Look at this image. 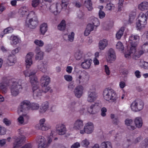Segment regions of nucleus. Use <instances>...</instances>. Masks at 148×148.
Here are the masks:
<instances>
[{"label": "nucleus", "instance_id": "obj_1", "mask_svg": "<svg viewBox=\"0 0 148 148\" xmlns=\"http://www.w3.org/2000/svg\"><path fill=\"white\" fill-rule=\"evenodd\" d=\"M139 39V36L136 35H132L130 37L129 42L130 43L131 47L129 53L125 54V57H129L131 55H133L134 54L136 51V47L138 44Z\"/></svg>", "mask_w": 148, "mask_h": 148}, {"label": "nucleus", "instance_id": "obj_2", "mask_svg": "<svg viewBox=\"0 0 148 148\" xmlns=\"http://www.w3.org/2000/svg\"><path fill=\"white\" fill-rule=\"evenodd\" d=\"M103 95L104 99L107 101L110 100L115 102L118 97L114 91L110 88L105 89L103 91Z\"/></svg>", "mask_w": 148, "mask_h": 148}, {"label": "nucleus", "instance_id": "obj_3", "mask_svg": "<svg viewBox=\"0 0 148 148\" xmlns=\"http://www.w3.org/2000/svg\"><path fill=\"white\" fill-rule=\"evenodd\" d=\"M27 18H29V23H26L25 26L30 28H35L38 23L37 16L34 11H31L28 14Z\"/></svg>", "mask_w": 148, "mask_h": 148}, {"label": "nucleus", "instance_id": "obj_4", "mask_svg": "<svg viewBox=\"0 0 148 148\" xmlns=\"http://www.w3.org/2000/svg\"><path fill=\"white\" fill-rule=\"evenodd\" d=\"M138 19L136 23V28L138 30H140L145 27L147 24V16L143 14H140Z\"/></svg>", "mask_w": 148, "mask_h": 148}, {"label": "nucleus", "instance_id": "obj_5", "mask_svg": "<svg viewBox=\"0 0 148 148\" xmlns=\"http://www.w3.org/2000/svg\"><path fill=\"white\" fill-rule=\"evenodd\" d=\"M30 103L27 100H25L21 103L20 106L18 107V112L19 114L23 113H26L30 108Z\"/></svg>", "mask_w": 148, "mask_h": 148}, {"label": "nucleus", "instance_id": "obj_6", "mask_svg": "<svg viewBox=\"0 0 148 148\" xmlns=\"http://www.w3.org/2000/svg\"><path fill=\"white\" fill-rule=\"evenodd\" d=\"M20 82H15L11 86V92L12 95L14 96H17L19 93V90L21 87V84L19 83Z\"/></svg>", "mask_w": 148, "mask_h": 148}, {"label": "nucleus", "instance_id": "obj_7", "mask_svg": "<svg viewBox=\"0 0 148 148\" xmlns=\"http://www.w3.org/2000/svg\"><path fill=\"white\" fill-rule=\"evenodd\" d=\"M97 94L94 90L90 89L88 91L87 100L88 102L91 103L94 102L97 99Z\"/></svg>", "mask_w": 148, "mask_h": 148}, {"label": "nucleus", "instance_id": "obj_8", "mask_svg": "<svg viewBox=\"0 0 148 148\" xmlns=\"http://www.w3.org/2000/svg\"><path fill=\"white\" fill-rule=\"evenodd\" d=\"M45 119H41L39 121V123L37 124L35 126L36 129L42 131H46L49 129L48 125L45 123Z\"/></svg>", "mask_w": 148, "mask_h": 148}, {"label": "nucleus", "instance_id": "obj_9", "mask_svg": "<svg viewBox=\"0 0 148 148\" xmlns=\"http://www.w3.org/2000/svg\"><path fill=\"white\" fill-rule=\"evenodd\" d=\"M37 142L38 144V148H46L48 146L46 140L43 136H38Z\"/></svg>", "mask_w": 148, "mask_h": 148}, {"label": "nucleus", "instance_id": "obj_10", "mask_svg": "<svg viewBox=\"0 0 148 148\" xmlns=\"http://www.w3.org/2000/svg\"><path fill=\"white\" fill-rule=\"evenodd\" d=\"M94 126L92 123H88L84 128V130H81L80 133L84 134V133L87 134L91 133L93 131Z\"/></svg>", "mask_w": 148, "mask_h": 148}, {"label": "nucleus", "instance_id": "obj_11", "mask_svg": "<svg viewBox=\"0 0 148 148\" xmlns=\"http://www.w3.org/2000/svg\"><path fill=\"white\" fill-rule=\"evenodd\" d=\"M33 95L34 99H36L41 95L42 92L38 85L33 86L32 88Z\"/></svg>", "mask_w": 148, "mask_h": 148}, {"label": "nucleus", "instance_id": "obj_12", "mask_svg": "<svg viewBox=\"0 0 148 148\" xmlns=\"http://www.w3.org/2000/svg\"><path fill=\"white\" fill-rule=\"evenodd\" d=\"M56 130L57 133L59 135H64L66 132V128L63 124L57 125L56 126Z\"/></svg>", "mask_w": 148, "mask_h": 148}, {"label": "nucleus", "instance_id": "obj_13", "mask_svg": "<svg viewBox=\"0 0 148 148\" xmlns=\"http://www.w3.org/2000/svg\"><path fill=\"white\" fill-rule=\"evenodd\" d=\"M84 88L81 86H77L74 90V93L75 96L78 98H80L82 95Z\"/></svg>", "mask_w": 148, "mask_h": 148}, {"label": "nucleus", "instance_id": "obj_14", "mask_svg": "<svg viewBox=\"0 0 148 148\" xmlns=\"http://www.w3.org/2000/svg\"><path fill=\"white\" fill-rule=\"evenodd\" d=\"M34 53L32 52H30L27 55L25 58V62L27 68H29V66L32 64V58L34 56Z\"/></svg>", "mask_w": 148, "mask_h": 148}, {"label": "nucleus", "instance_id": "obj_15", "mask_svg": "<svg viewBox=\"0 0 148 148\" xmlns=\"http://www.w3.org/2000/svg\"><path fill=\"white\" fill-rule=\"evenodd\" d=\"M25 139V137L23 136H21L17 138L14 143V147L15 148H18L21 146L24 143Z\"/></svg>", "mask_w": 148, "mask_h": 148}, {"label": "nucleus", "instance_id": "obj_16", "mask_svg": "<svg viewBox=\"0 0 148 148\" xmlns=\"http://www.w3.org/2000/svg\"><path fill=\"white\" fill-rule=\"evenodd\" d=\"M50 81V79L49 76L47 75L42 76L40 80V83L41 86H47Z\"/></svg>", "mask_w": 148, "mask_h": 148}, {"label": "nucleus", "instance_id": "obj_17", "mask_svg": "<svg viewBox=\"0 0 148 148\" xmlns=\"http://www.w3.org/2000/svg\"><path fill=\"white\" fill-rule=\"evenodd\" d=\"M83 121L81 119H78L75 122L73 128L76 130H79L83 127Z\"/></svg>", "mask_w": 148, "mask_h": 148}, {"label": "nucleus", "instance_id": "obj_18", "mask_svg": "<svg viewBox=\"0 0 148 148\" xmlns=\"http://www.w3.org/2000/svg\"><path fill=\"white\" fill-rule=\"evenodd\" d=\"M125 122L127 128L129 130H133L135 129L136 127L133 125V121L132 119H127L125 120Z\"/></svg>", "mask_w": 148, "mask_h": 148}, {"label": "nucleus", "instance_id": "obj_19", "mask_svg": "<svg viewBox=\"0 0 148 148\" xmlns=\"http://www.w3.org/2000/svg\"><path fill=\"white\" fill-rule=\"evenodd\" d=\"M92 60L91 59H85L81 64L82 67L85 69H89L91 65Z\"/></svg>", "mask_w": 148, "mask_h": 148}, {"label": "nucleus", "instance_id": "obj_20", "mask_svg": "<svg viewBox=\"0 0 148 148\" xmlns=\"http://www.w3.org/2000/svg\"><path fill=\"white\" fill-rule=\"evenodd\" d=\"M108 58L109 60L114 61L116 58L115 53L114 50L112 48L109 49L108 52Z\"/></svg>", "mask_w": 148, "mask_h": 148}, {"label": "nucleus", "instance_id": "obj_21", "mask_svg": "<svg viewBox=\"0 0 148 148\" xmlns=\"http://www.w3.org/2000/svg\"><path fill=\"white\" fill-rule=\"evenodd\" d=\"M7 63L10 66L13 65L16 61V58L14 55L10 54L8 57Z\"/></svg>", "mask_w": 148, "mask_h": 148}, {"label": "nucleus", "instance_id": "obj_22", "mask_svg": "<svg viewBox=\"0 0 148 148\" xmlns=\"http://www.w3.org/2000/svg\"><path fill=\"white\" fill-rule=\"evenodd\" d=\"M36 70L31 69H27L24 71V74L26 77H30L33 76H34L36 73Z\"/></svg>", "mask_w": 148, "mask_h": 148}, {"label": "nucleus", "instance_id": "obj_23", "mask_svg": "<svg viewBox=\"0 0 148 148\" xmlns=\"http://www.w3.org/2000/svg\"><path fill=\"white\" fill-rule=\"evenodd\" d=\"M35 51L36 53L35 57L36 60H40L43 59L44 53L40 51L39 48H37L35 50Z\"/></svg>", "mask_w": 148, "mask_h": 148}, {"label": "nucleus", "instance_id": "obj_24", "mask_svg": "<svg viewBox=\"0 0 148 148\" xmlns=\"http://www.w3.org/2000/svg\"><path fill=\"white\" fill-rule=\"evenodd\" d=\"M108 44V41L106 39L100 40L99 43V49L100 50H104Z\"/></svg>", "mask_w": 148, "mask_h": 148}, {"label": "nucleus", "instance_id": "obj_25", "mask_svg": "<svg viewBox=\"0 0 148 148\" xmlns=\"http://www.w3.org/2000/svg\"><path fill=\"white\" fill-rule=\"evenodd\" d=\"M40 34L44 35L48 29L47 25L46 23H43L40 25Z\"/></svg>", "mask_w": 148, "mask_h": 148}, {"label": "nucleus", "instance_id": "obj_26", "mask_svg": "<svg viewBox=\"0 0 148 148\" xmlns=\"http://www.w3.org/2000/svg\"><path fill=\"white\" fill-rule=\"evenodd\" d=\"M93 25L91 23H89L86 26V29L84 32V35L87 36L90 34V32L93 30Z\"/></svg>", "mask_w": 148, "mask_h": 148}, {"label": "nucleus", "instance_id": "obj_27", "mask_svg": "<svg viewBox=\"0 0 148 148\" xmlns=\"http://www.w3.org/2000/svg\"><path fill=\"white\" fill-rule=\"evenodd\" d=\"M49 103L46 101L43 103L40 106V112L41 113H43L46 112L49 108Z\"/></svg>", "mask_w": 148, "mask_h": 148}, {"label": "nucleus", "instance_id": "obj_28", "mask_svg": "<svg viewBox=\"0 0 148 148\" xmlns=\"http://www.w3.org/2000/svg\"><path fill=\"white\" fill-rule=\"evenodd\" d=\"M135 124L137 127L138 128H140L143 125V121L142 119L140 117L136 118L134 120Z\"/></svg>", "mask_w": 148, "mask_h": 148}, {"label": "nucleus", "instance_id": "obj_29", "mask_svg": "<svg viewBox=\"0 0 148 148\" xmlns=\"http://www.w3.org/2000/svg\"><path fill=\"white\" fill-rule=\"evenodd\" d=\"M46 66L45 64L43 62H41L38 64L37 67L38 70L44 73L46 71Z\"/></svg>", "mask_w": 148, "mask_h": 148}, {"label": "nucleus", "instance_id": "obj_30", "mask_svg": "<svg viewBox=\"0 0 148 148\" xmlns=\"http://www.w3.org/2000/svg\"><path fill=\"white\" fill-rule=\"evenodd\" d=\"M139 9L142 11L148 9V2H144L141 3L138 6Z\"/></svg>", "mask_w": 148, "mask_h": 148}, {"label": "nucleus", "instance_id": "obj_31", "mask_svg": "<svg viewBox=\"0 0 148 148\" xmlns=\"http://www.w3.org/2000/svg\"><path fill=\"white\" fill-rule=\"evenodd\" d=\"M58 5L57 4H53L51 5L50 7V9L52 12H53L55 14L57 13H59L61 9H58Z\"/></svg>", "mask_w": 148, "mask_h": 148}, {"label": "nucleus", "instance_id": "obj_32", "mask_svg": "<svg viewBox=\"0 0 148 148\" xmlns=\"http://www.w3.org/2000/svg\"><path fill=\"white\" fill-rule=\"evenodd\" d=\"M84 5L87 8L88 10L91 11L92 10V3L91 0H86L84 3Z\"/></svg>", "mask_w": 148, "mask_h": 148}, {"label": "nucleus", "instance_id": "obj_33", "mask_svg": "<svg viewBox=\"0 0 148 148\" xmlns=\"http://www.w3.org/2000/svg\"><path fill=\"white\" fill-rule=\"evenodd\" d=\"M101 148H112V144L109 141L103 142L101 144Z\"/></svg>", "mask_w": 148, "mask_h": 148}, {"label": "nucleus", "instance_id": "obj_34", "mask_svg": "<svg viewBox=\"0 0 148 148\" xmlns=\"http://www.w3.org/2000/svg\"><path fill=\"white\" fill-rule=\"evenodd\" d=\"M66 27V21L64 20H63L58 26V29L60 31L64 30Z\"/></svg>", "mask_w": 148, "mask_h": 148}, {"label": "nucleus", "instance_id": "obj_35", "mask_svg": "<svg viewBox=\"0 0 148 148\" xmlns=\"http://www.w3.org/2000/svg\"><path fill=\"white\" fill-rule=\"evenodd\" d=\"M136 103H137V106L138 109L137 111H138L141 110L143 108V103L142 100L140 99L136 100Z\"/></svg>", "mask_w": 148, "mask_h": 148}, {"label": "nucleus", "instance_id": "obj_36", "mask_svg": "<svg viewBox=\"0 0 148 148\" xmlns=\"http://www.w3.org/2000/svg\"><path fill=\"white\" fill-rule=\"evenodd\" d=\"M124 31V28L121 27L117 32L116 34V38L117 39H120L123 35Z\"/></svg>", "mask_w": 148, "mask_h": 148}, {"label": "nucleus", "instance_id": "obj_37", "mask_svg": "<svg viewBox=\"0 0 148 148\" xmlns=\"http://www.w3.org/2000/svg\"><path fill=\"white\" fill-rule=\"evenodd\" d=\"M19 12L21 13L23 16H25V15H27V16L28 15V10L25 7L21 8L19 10Z\"/></svg>", "mask_w": 148, "mask_h": 148}, {"label": "nucleus", "instance_id": "obj_38", "mask_svg": "<svg viewBox=\"0 0 148 148\" xmlns=\"http://www.w3.org/2000/svg\"><path fill=\"white\" fill-rule=\"evenodd\" d=\"M30 78L31 83L32 84L33 87V86L37 85L36 84L38 82L37 81V77L35 76H31L30 77Z\"/></svg>", "mask_w": 148, "mask_h": 148}, {"label": "nucleus", "instance_id": "obj_39", "mask_svg": "<svg viewBox=\"0 0 148 148\" xmlns=\"http://www.w3.org/2000/svg\"><path fill=\"white\" fill-rule=\"evenodd\" d=\"M137 103H136V100L135 101L133 102L131 104V107L132 110L134 111H137L138 109H137Z\"/></svg>", "mask_w": 148, "mask_h": 148}, {"label": "nucleus", "instance_id": "obj_40", "mask_svg": "<svg viewBox=\"0 0 148 148\" xmlns=\"http://www.w3.org/2000/svg\"><path fill=\"white\" fill-rule=\"evenodd\" d=\"M7 85L5 83H2L0 86V91L3 93H5L6 90V87Z\"/></svg>", "mask_w": 148, "mask_h": 148}, {"label": "nucleus", "instance_id": "obj_41", "mask_svg": "<svg viewBox=\"0 0 148 148\" xmlns=\"http://www.w3.org/2000/svg\"><path fill=\"white\" fill-rule=\"evenodd\" d=\"M136 14V12H131L130 14L129 20V22L131 23L132 22L135 18Z\"/></svg>", "mask_w": 148, "mask_h": 148}, {"label": "nucleus", "instance_id": "obj_42", "mask_svg": "<svg viewBox=\"0 0 148 148\" xmlns=\"http://www.w3.org/2000/svg\"><path fill=\"white\" fill-rule=\"evenodd\" d=\"M142 64L140 65L141 67L145 69H148V63L144 61H140Z\"/></svg>", "mask_w": 148, "mask_h": 148}, {"label": "nucleus", "instance_id": "obj_43", "mask_svg": "<svg viewBox=\"0 0 148 148\" xmlns=\"http://www.w3.org/2000/svg\"><path fill=\"white\" fill-rule=\"evenodd\" d=\"M90 143L89 140L87 139H85L82 140L81 143V145L84 147H86L89 145Z\"/></svg>", "mask_w": 148, "mask_h": 148}, {"label": "nucleus", "instance_id": "obj_44", "mask_svg": "<svg viewBox=\"0 0 148 148\" xmlns=\"http://www.w3.org/2000/svg\"><path fill=\"white\" fill-rule=\"evenodd\" d=\"M30 107L32 110H36L39 108V105L38 104L33 103L30 104Z\"/></svg>", "mask_w": 148, "mask_h": 148}, {"label": "nucleus", "instance_id": "obj_45", "mask_svg": "<svg viewBox=\"0 0 148 148\" xmlns=\"http://www.w3.org/2000/svg\"><path fill=\"white\" fill-rule=\"evenodd\" d=\"M93 25L97 27L99 25V22L98 19L97 18H94L92 21V24Z\"/></svg>", "mask_w": 148, "mask_h": 148}, {"label": "nucleus", "instance_id": "obj_46", "mask_svg": "<svg viewBox=\"0 0 148 148\" xmlns=\"http://www.w3.org/2000/svg\"><path fill=\"white\" fill-rule=\"evenodd\" d=\"M19 42V40L16 36H14L12 38V41L11 43L12 45H16Z\"/></svg>", "mask_w": 148, "mask_h": 148}, {"label": "nucleus", "instance_id": "obj_47", "mask_svg": "<svg viewBox=\"0 0 148 148\" xmlns=\"http://www.w3.org/2000/svg\"><path fill=\"white\" fill-rule=\"evenodd\" d=\"M74 35L75 34L73 32H71V34L68 36V40L70 42L73 41L74 37Z\"/></svg>", "mask_w": 148, "mask_h": 148}, {"label": "nucleus", "instance_id": "obj_48", "mask_svg": "<svg viewBox=\"0 0 148 148\" xmlns=\"http://www.w3.org/2000/svg\"><path fill=\"white\" fill-rule=\"evenodd\" d=\"M116 48L122 51L124 49V47L122 43L120 42H118L116 45Z\"/></svg>", "mask_w": 148, "mask_h": 148}, {"label": "nucleus", "instance_id": "obj_49", "mask_svg": "<svg viewBox=\"0 0 148 148\" xmlns=\"http://www.w3.org/2000/svg\"><path fill=\"white\" fill-rule=\"evenodd\" d=\"M114 4L110 3L107 4L106 8L107 10L110 11L112 9L114 8Z\"/></svg>", "mask_w": 148, "mask_h": 148}, {"label": "nucleus", "instance_id": "obj_50", "mask_svg": "<svg viewBox=\"0 0 148 148\" xmlns=\"http://www.w3.org/2000/svg\"><path fill=\"white\" fill-rule=\"evenodd\" d=\"M34 43L36 45H38L40 47H42L44 45V43L42 41L38 40H35L34 41Z\"/></svg>", "mask_w": 148, "mask_h": 148}, {"label": "nucleus", "instance_id": "obj_51", "mask_svg": "<svg viewBox=\"0 0 148 148\" xmlns=\"http://www.w3.org/2000/svg\"><path fill=\"white\" fill-rule=\"evenodd\" d=\"M142 140V138L140 136H139L134 139L132 141V143L134 144H136L140 142Z\"/></svg>", "mask_w": 148, "mask_h": 148}, {"label": "nucleus", "instance_id": "obj_52", "mask_svg": "<svg viewBox=\"0 0 148 148\" xmlns=\"http://www.w3.org/2000/svg\"><path fill=\"white\" fill-rule=\"evenodd\" d=\"M105 13L103 11L99 10V16L100 18L102 19L104 18L105 16Z\"/></svg>", "mask_w": 148, "mask_h": 148}, {"label": "nucleus", "instance_id": "obj_53", "mask_svg": "<svg viewBox=\"0 0 148 148\" xmlns=\"http://www.w3.org/2000/svg\"><path fill=\"white\" fill-rule=\"evenodd\" d=\"M94 107H95V105H91L90 107L88 108L87 110L88 112L91 114H95V112L93 110Z\"/></svg>", "mask_w": 148, "mask_h": 148}, {"label": "nucleus", "instance_id": "obj_54", "mask_svg": "<svg viewBox=\"0 0 148 148\" xmlns=\"http://www.w3.org/2000/svg\"><path fill=\"white\" fill-rule=\"evenodd\" d=\"M13 29L11 27H8L4 29L3 32L4 34L10 33L12 32Z\"/></svg>", "mask_w": 148, "mask_h": 148}, {"label": "nucleus", "instance_id": "obj_55", "mask_svg": "<svg viewBox=\"0 0 148 148\" xmlns=\"http://www.w3.org/2000/svg\"><path fill=\"white\" fill-rule=\"evenodd\" d=\"M42 86V92L45 93L47 92L49 90L50 88L49 87L47 86Z\"/></svg>", "mask_w": 148, "mask_h": 148}, {"label": "nucleus", "instance_id": "obj_56", "mask_svg": "<svg viewBox=\"0 0 148 148\" xmlns=\"http://www.w3.org/2000/svg\"><path fill=\"white\" fill-rule=\"evenodd\" d=\"M142 49L145 51V52H147L148 51V43L143 44L142 47Z\"/></svg>", "mask_w": 148, "mask_h": 148}, {"label": "nucleus", "instance_id": "obj_57", "mask_svg": "<svg viewBox=\"0 0 148 148\" xmlns=\"http://www.w3.org/2000/svg\"><path fill=\"white\" fill-rule=\"evenodd\" d=\"M75 56L77 60H79L81 58L82 55L81 53L79 52H77L75 53Z\"/></svg>", "mask_w": 148, "mask_h": 148}, {"label": "nucleus", "instance_id": "obj_58", "mask_svg": "<svg viewBox=\"0 0 148 148\" xmlns=\"http://www.w3.org/2000/svg\"><path fill=\"white\" fill-rule=\"evenodd\" d=\"M65 79L67 81L70 82L72 80V77L70 75H66L64 76Z\"/></svg>", "mask_w": 148, "mask_h": 148}, {"label": "nucleus", "instance_id": "obj_59", "mask_svg": "<svg viewBox=\"0 0 148 148\" xmlns=\"http://www.w3.org/2000/svg\"><path fill=\"white\" fill-rule=\"evenodd\" d=\"M80 146V144L79 142H77L74 143L71 146V148H78Z\"/></svg>", "mask_w": 148, "mask_h": 148}, {"label": "nucleus", "instance_id": "obj_60", "mask_svg": "<svg viewBox=\"0 0 148 148\" xmlns=\"http://www.w3.org/2000/svg\"><path fill=\"white\" fill-rule=\"evenodd\" d=\"M101 115L102 116H105L106 115V112H107L106 109L105 108L103 107L101 109Z\"/></svg>", "mask_w": 148, "mask_h": 148}, {"label": "nucleus", "instance_id": "obj_61", "mask_svg": "<svg viewBox=\"0 0 148 148\" xmlns=\"http://www.w3.org/2000/svg\"><path fill=\"white\" fill-rule=\"evenodd\" d=\"M39 4V0H33L32 3V6L34 7H36Z\"/></svg>", "mask_w": 148, "mask_h": 148}, {"label": "nucleus", "instance_id": "obj_62", "mask_svg": "<svg viewBox=\"0 0 148 148\" xmlns=\"http://www.w3.org/2000/svg\"><path fill=\"white\" fill-rule=\"evenodd\" d=\"M138 55H136V54H135V56L136 57V58H138L142 55L145 52L142 49L141 50H140L138 51Z\"/></svg>", "mask_w": 148, "mask_h": 148}, {"label": "nucleus", "instance_id": "obj_63", "mask_svg": "<svg viewBox=\"0 0 148 148\" xmlns=\"http://www.w3.org/2000/svg\"><path fill=\"white\" fill-rule=\"evenodd\" d=\"M74 87L75 85H74L73 83L71 82L69 84L68 88L69 90H72Z\"/></svg>", "mask_w": 148, "mask_h": 148}, {"label": "nucleus", "instance_id": "obj_64", "mask_svg": "<svg viewBox=\"0 0 148 148\" xmlns=\"http://www.w3.org/2000/svg\"><path fill=\"white\" fill-rule=\"evenodd\" d=\"M6 132V129L3 127H1L0 126V134L1 135H4L5 133Z\"/></svg>", "mask_w": 148, "mask_h": 148}]
</instances>
